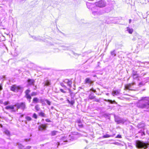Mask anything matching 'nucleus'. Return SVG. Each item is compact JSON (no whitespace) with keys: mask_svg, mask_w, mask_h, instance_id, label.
<instances>
[{"mask_svg":"<svg viewBox=\"0 0 149 149\" xmlns=\"http://www.w3.org/2000/svg\"><path fill=\"white\" fill-rule=\"evenodd\" d=\"M61 85L62 87L64 88H66V86L65 85H64L63 83H61Z\"/></svg>","mask_w":149,"mask_h":149,"instance_id":"8fccbe9b","label":"nucleus"},{"mask_svg":"<svg viewBox=\"0 0 149 149\" xmlns=\"http://www.w3.org/2000/svg\"><path fill=\"white\" fill-rule=\"evenodd\" d=\"M90 90L94 93H95L96 94H97V93H96L97 92L96 90L95 89H94L93 88H91Z\"/></svg>","mask_w":149,"mask_h":149,"instance_id":"ea45409f","label":"nucleus"},{"mask_svg":"<svg viewBox=\"0 0 149 149\" xmlns=\"http://www.w3.org/2000/svg\"><path fill=\"white\" fill-rule=\"evenodd\" d=\"M35 109L36 110V111H38L40 110V108L38 104H36L35 107Z\"/></svg>","mask_w":149,"mask_h":149,"instance_id":"5701e85b","label":"nucleus"},{"mask_svg":"<svg viewBox=\"0 0 149 149\" xmlns=\"http://www.w3.org/2000/svg\"><path fill=\"white\" fill-rule=\"evenodd\" d=\"M93 81L89 78H87L84 81V84H88L90 86L93 84Z\"/></svg>","mask_w":149,"mask_h":149,"instance_id":"6e6552de","label":"nucleus"},{"mask_svg":"<svg viewBox=\"0 0 149 149\" xmlns=\"http://www.w3.org/2000/svg\"><path fill=\"white\" fill-rule=\"evenodd\" d=\"M25 118L27 121H30L32 120L31 118L30 117L28 116H26Z\"/></svg>","mask_w":149,"mask_h":149,"instance_id":"cd10ccee","label":"nucleus"},{"mask_svg":"<svg viewBox=\"0 0 149 149\" xmlns=\"http://www.w3.org/2000/svg\"><path fill=\"white\" fill-rule=\"evenodd\" d=\"M45 102H46L47 104L48 105H50L51 102L50 101H49V100H48L47 99H46Z\"/></svg>","mask_w":149,"mask_h":149,"instance_id":"79ce46f5","label":"nucleus"},{"mask_svg":"<svg viewBox=\"0 0 149 149\" xmlns=\"http://www.w3.org/2000/svg\"><path fill=\"white\" fill-rule=\"evenodd\" d=\"M132 76H133L134 79H136L138 77V74L136 75H132Z\"/></svg>","mask_w":149,"mask_h":149,"instance_id":"37998d69","label":"nucleus"},{"mask_svg":"<svg viewBox=\"0 0 149 149\" xmlns=\"http://www.w3.org/2000/svg\"><path fill=\"white\" fill-rule=\"evenodd\" d=\"M67 101L68 103L69 104H71V105H73L74 104L75 102L74 101V100H71V101H70L69 100H67Z\"/></svg>","mask_w":149,"mask_h":149,"instance_id":"412c9836","label":"nucleus"},{"mask_svg":"<svg viewBox=\"0 0 149 149\" xmlns=\"http://www.w3.org/2000/svg\"><path fill=\"white\" fill-rule=\"evenodd\" d=\"M141 100L136 104L137 107L140 109H144L146 111L149 110V97H142Z\"/></svg>","mask_w":149,"mask_h":149,"instance_id":"f257e3e1","label":"nucleus"},{"mask_svg":"<svg viewBox=\"0 0 149 149\" xmlns=\"http://www.w3.org/2000/svg\"><path fill=\"white\" fill-rule=\"evenodd\" d=\"M47 127L46 125L42 124L38 126V129L39 131L45 130Z\"/></svg>","mask_w":149,"mask_h":149,"instance_id":"1a4fd4ad","label":"nucleus"},{"mask_svg":"<svg viewBox=\"0 0 149 149\" xmlns=\"http://www.w3.org/2000/svg\"><path fill=\"white\" fill-rule=\"evenodd\" d=\"M15 104L14 105H10L6 106L5 109L7 110L11 109L12 111L13 112H15L16 111V108H15Z\"/></svg>","mask_w":149,"mask_h":149,"instance_id":"0eeeda50","label":"nucleus"},{"mask_svg":"<svg viewBox=\"0 0 149 149\" xmlns=\"http://www.w3.org/2000/svg\"><path fill=\"white\" fill-rule=\"evenodd\" d=\"M15 106L17 111L19 109H20L23 111H24L26 108V103L24 102L16 103H15Z\"/></svg>","mask_w":149,"mask_h":149,"instance_id":"7ed1b4c3","label":"nucleus"},{"mask_svg":"<svg viewBox=\"0 0 149 149\" xmlns=\"http://www.w3.org/2000/svg\"><path fill=\"white\" fill-rule=\"evenodd\" d=\"M57 132V131H53L51 132V134L52 136H54L56 134V133Z\"/></svg>","mask_w":149,"mask_h":149,"instance_id":"bb28decb","label":"nucleus"},{"mask_svg":"<svg viewBox=\"0 0 149 149\" xmlns=\"http://www.w3.org/2000/svg\"><path fill=\"white\" fill-rule=\"evenodd\" d=\"M67 84V85L69 86L70 88L72 86L71 85L72 84V81L70 80Z\"/></svg>","mask_w":149,"mask_h":149,"instance_id":"72a5a7b5","label":"nucleus"},{"mask_svg":"<svg viewBox=\"0 0 149 149\" xmlns=\"http://www.w3.org/2000/svg\"><path fill=\"white\" fill-rule=\"evenodd\" d=\"M70 81V80H69L68 79H65L64 80V81H63V82L67 84Z\"/></svg>","mask_w":149,"mask_h":149,"instance_id":"c03bdc74","label":"nucleus"},{"mask_svg":"<svg viewBox=\"0 0 149 149\" xmlns=\"http://www.w3.org/2000/svg\"><path fill=\"white\" fill-rule=\"evenodd\" d=\"M11 91L15 92H17L20 89V87L19 86H17L16 85H13L10 87Z\"/></svg>","mask_w":149,"mask_h":149,"instance_id":"423d86ee","label":"nucleus"},{"mask_svg":"<svg viewBox=\"0 0 149 149\" xmlns=\"http://www.w3.org/2000/svg\"><path fill=\"white\" fill-rule=\"evenodd\" d=\"M111 8L110 7H107L104 10H103V11L102 13L100 12V14H102V13H109L111 11Z\"/></svg>","mask_w":149,"mask_h":149,"instance_id":"9b49d317","label":"nucleus"},{"mask_svg":"<svg viewBox=\"0 0 149 149\" xmlns=\"http://www.w3.org/2000/svg\"><path fill=\"white\" fill-rule=\"evenodd\" d=\"M62 141H63L64 142H66L68 141L66 137H64L62 138L61 142Z\"/></svg>","mask_w":149,"mask_h":149,"instance_id":"473e14b6","label":"nucleus"},{"mask_svg":"<svg viewBox=\"0 0 149 149\" xmlns=\"http://www.w3.org/2000/svg\"><path fill=\"white\" fill-rule=\"evenodd\" d=\"M106 101L108 102H109L111 104H117V102H116L115 100H106Z\"/></svg>","mask_w":149,"mask_h":149,"instance_id":"4be33fe9","label":"nucleus"},{"mask_svg":"<svg viewBox=\"0 0 149 149\" xmlns=\"http://www.w3.org/2000/svg\"><path fill=\"white\" fill-rule=\"evenodd\" d=\"M37 93L36 92H33L31 94V96H36L37 95Z\"/></svg>","mask_w":149,"mask_h":149,"instance_id":"58836bf2","label":"nucleus"},{"mask_svg":"<svg viewBox=\"0 0 149 149\" xmlns=\"http://www.w3.org/2000/svg\"><path fill=\"white\" fill-rule=\"evenodd\" d=\"M32 37L33 39L37 41H40L42 40V38L40 36H38L37 37L33 36H32Z\"/></svg>","mask_w":149,"mask_h":149,"instance_id":"a211bd4d","label":"nucleus"},{"mask_svg":"<svg viewBox=\"0 0 149 149\" xmlns=\"http://www.w3.org/2000/svg\"><path fill=\"white\" fill-rule=\"evenodd\" d=\"M78 126L80 128H82L83 127V125L81 123L79 124L78 125Z\"/></svg>","mask_w":149,"mask_h":149,"instance_id":"5fc2aeb1","label":"nucleus"},{"mask_svg":"<svg viewBox=\"0 0 149 149\" xmlns=\"http://www.w3.org/2000/svg\"><path fill=\"white\" fill-rule=\"evenodd\" d=\"M35 81L33 79H29L27 80V82L28 86L34 85Z\"/></svg>","mask_w":149,"mask_h":149,"instance_id":"9d476101","label":"nucleus"},{"mask_svg":"<svg viewBox=\"0 0 149 149\" xmlns=\"http://www.w3.org/2000/svg\"><path fill=\"white\" fill-rule=\"evenodd\" d=\"M2 85L1 83L0 84V91L1 92V91L3 89Z\"/></svg>","mask_w":149,"mask_h":149,"instance_id":"09e8293b","label":"nucleus"},{"mask_svg":"<svg viewBox=\"0 0 149 149\" xmlns=\"http://www.w3.org/2000/svg\"><path fill=\"white\" fill-rule=\"evenodd\" d=\"M31 99H27L29 101V102H30Z\"/></svg>","mask_w":149,"mask_h":149,"instance_id":"69168bd1","label":"nucleus"},{"mask_svg":"<svg viewBox=\"0 0 149 149\" xmlns=\"http://www.w3.org/2000/svg\"><path fill=\"white\" fill-rule=\"evenodd\" d=\"M131 19H130L129 20V23L130 24L131 23Z\"/></svg>","mask_w":149,"mask_h":149,"instance_id":"338daca9","label":"nucleus"},{"mask_svg":"<svg viewBox=\"0 0 149 149\" xmlns=\"http://www.w3.org/2000/svg\"><path fill=\"white\" fill-rule=\"evenodd\" d=\"M113 143L116 145H117L118 144V142H115L114 143Z\"/></svg>","mask_w":149,"mask_h":149,"instance_id":"0e129e2a","label":"nucleus"},{"mask_svg":"<svg viewBox=\"0 0 149 149\" xmlns=\"http://www.w3.org/2000/svg\"><path fill=\"white\" fill-rule=\"evenodd\" d=\"M25 141H26V142L29 141V139H26L25 140Z\"/></svg>","mask_w":149,"mask_h":149,"instance_id":"e2e57ef3","label":"nucleus"},{"mask_svg":"<svg viewBox=\"0 0 149 149\" xmlns=\"http://www.w3.org/2000/svg\"><path fill=\"white\" fill-rule=\"evenodd\" d=\"M25 97L27 98V99H31V95L30 94L25 95Z\"/></svg>","mask_w":149,"mask_h":149,"instance_id":"2f4dec72","label":"nucleus"},{"mask_svg":"<svg viewBox=\"0 0 149 149\" xmlns=\"http://www.w3.org/2000/svg\"><path fill=\"white\" fill-rule=\"evenodd\" d=\"M115 134H114L112 135H109L108 134H106L103 136L102 137L103 138H107L110 137H113L115 135Z\"/></svg>","mask_w":149,"mask_h":149,"instance_id":"6ab92c4d","label":"nucleus"},{"mask_svg":"<svg viewBox=\"0 0 149 149\" xmlns=\"http://www.w3.org/2000/svg\"><path fill=\"white\" fill-rule=\"evenodd\" d=\"M60 91L61 92L63 93H66V91H64L63 89H60Z\"/></svg>","mask_w":149,"mask_h":149,"instance_id":"4d7b16f0","label":"nucleus"},{"mask_svg":"<svg viewBox=\"0 0 149 149\" xmlns=\"http://www.w3.org/2000/svg\"><path fill=\"white\" fill-rule=\"evenodd\" d=\"M45 85L47 86H49L50 84V82L48 80H47L45 83Z\"/></svg>","mask_w":149,"mask_h":149,"instance_id":"f704fd0d","label":"nucleus"},{"mask_svg":"<svg viewBox=\"0 0 149 149\" xmlns=\"http://www.w3.org/2000/svg\"><path fill=\"white\" fill-rule=\"evenodd\" d=\"M120 93V92L118 90H113L112 91V94L113 96L117 95Z\"/></svg>","mask_w":149,"mask_h":149,"instance_id":"dca6fc26","label":"nucleus"},{"mask_svg":"<svg viewBox=\"0 0 149 149\" xmlns=\"http://www.w3.org/2000/svg\"><path fill=\"white\" fill-rule=\"evenodd\" d=\"M45 121L47 122H51V121L49 119H45Z\"/></svg>","mask_w":149,"mask_h":149,"instance_id":"13d9d810","label":"nucleus"},{"mask_svg":"<svg viewBox=\"0 0 149 149\" xmlns=\"http://www.w3.org/2000/svg\"><path fill=\"white\" fill-rule=\"evenodd\" d=\"M131 86V84H129L128 85V88L129 89L130 88V87Z\"/></svg>","mask_w":149,"mask_h":149,"instance_id":"680f3d73","label":"nucleus"},{"mask_svg":"<svg viewBox=\"0 0 149 149\" xmlns=\"http://www.w3.org/2000/svg\"><path fill=\"white\" fill-rule=\"evenodd\" d=\"M9 104V102L8 101H6L3 104L5 106H6L7 105Z\"/></svg>","mask_w":149,"mask_h":149,"instance_id":"de8ad7c7","label":"nucleus"},{"mask_svg":"<svg viewBox=\"0 0 149 149\" xmlns=\"http://www.w3.org/2000/svg\"><path fill=\"white\" fill-rule=\"evenodd\" d=\"M77 122L79 124H81V121L80 119L77 120Z\"/></svg>","mask_w":149,"mask_h":149,"instance_id":"603ef678","label":"nucleus"},{"mask_svg":"<svg viewBox=\"0 0 149 149\" xmlns=\"http://www.w3.org/2000/svg\"><path fill=\"white\" fill-rule=\"evenodd\" d=\"M93 77H96V75H93Z\"/></svg>","mask_w":149,"mask_h":149,"instance_id":"774afa93","label":"nucleus"},{"mask_svg":"<svg viewBox=\"0 0 149 149\" xmlns=\"http://www.w3.org/2000/svg\"><path fill=\"white\" fill-rule=\"evenodd\" d=\"M63 49L64 50H68L69 49V48L68 47H64Z\"/></svg>","mask_w":149,"mask_h":149,"instance_id":"6e6d98bb","label":"nucleus"},{"mask_svg":"<svg viewBox=\"0 0 149 149\" xmlns=\"http://www.w3.org/2000/svg\"><path fill=\"white\" fill-rule=\"evenodd\" d=\"M93 99L94 100V101L97 102H99L100 101V100L99 99H97L95 97V99Z\"/></svg>","mask_w":149,"mask_h":149,"instance_id":"a18cd8bd","label":"nucleus"},{"mask_svg":"<svg viewBox=\"0 0 149 149\" xmlns=\"http://www.w3.org/2000/svg\"><path fill=\"white\" fill-rule=\"evenodd\" d=\"M145 125L144 123H140L137 125V127L139 128H141L144 127Z\"/></svg>","mask_w":149,"mask_h":149,"instance_id":"f3484780","label":"nucleus"},{"mask_svg":"<svg viewBox=\"0 0 149 149\" xmlns=\"http://www.w3.org/2000/svg\"><path fill=\"white\" fill-rule=\"evenodd\" d=\"M18 147L21 149H22L24 148V146L20 144H18Z\"/></svg>","mask_w":149,"mask_h":149,"instance_id":"a19ab883","label":"nucleus"},{"mask_svg":"<svg viewBox=\"0 0 149 149\" xmlns=\"http://www.w3.org/2000/svg\"><path fill=\"white\" fill-rule=\"evenodd\" d=\"M30 92V90L29 89H27L25 91V95H29Z\"/></svg>","mask_w":149,"mask_h":149,"instance_id":"c9c22d12","label":"nucleus"},{"mask_svg":"<svg viewBox=\"0 0 149 149\" xmlns=\"http://www.w3.org/2000/svg\"><path fill=\"white\" fill-rule=\"evenodd\" d=\"M115 120L118 124H123L125 121V120L124 119L118 117H115Z\"/></svg>","mask_w":149,"mask_h":149,"instance_id":"39448f33","label":"nucleus"},{"mask_svg":"<svg viewBox=\"0 0 149 149\" xmlns=\"http://www.w3.org/2000/svg\"><path fill=\"white\" fill-rule=\"evenodd\" d=\"M5 76H1L0 77V79H5Z\"/></svg>","mask_w":149,"mask_h":149,"instance_id":"bf43d9fd","label":"nucleus"},{"mask_svg":"<svg viewBox=\"0 0 149 149\" xmlns=\"http://www.w3.org/2000/svg\"><path fill=\"white\" fill-rule=\"evenodd\" d=\"M126 149H133L132 146L130 143H128V146H126Z\"/></svg>","mask_w":149,"mask_h":149,"instance_id":"aec40b11","label":"nucleus"},{"mask_svg":"<svg viewBox=\"0 0 149 149\" xmlns=\"http://www.w3.org/2000/svg\"><path fill=\"white\" fill-rule=\"evenodd\" d=\"M116 138H121V136L120 134H118L116 137Z\"/></svg>","mask_w":149,"mask_h":149,"instance_id":"3c124183","label":"nucleus"},{"mask_svg":"<svg viewBox=\"0 0 149 149\" xmlns=\"http://www.w3.org/2000/svg\"><path fill=\"white\" fill-rule=\"evenodd\" d=\"M111 54L113 57L116 56V53L115 50L112 51L111 52Z\"/></svg>","mask_w":149,"mask_h":149,"instance_id":"a878e982","label":"nucleus"},{"mask_svg":"<svg viewBox=\"0 0 149 149\" xmlns=\"http://www.w3.org/2000/svg\"><path fill=\"white\" fill-rule=\"evenodd\" d=\"M86 5L88 9L92 10V8L93 7L94 4L93 3L88 2L86 3Z\"/></svg>","mask_w":149,"mask_h":149,"instance_id":"f8f14e48","label":"nucleus"},{"mask_svg":"<svg viewBox=\"0 0 149 149\" xmlns=\"http://www.w3.org/2000/svg\"><path fill=\"white\" fill-rule=\"evenodd\" d=\"M94 4L97 7L100 8H103L106 6L107 3L105 1L101 0L95 3Z\"/></svg>","mask_w":149,"mask_h":149,"instance_id":"20e7f679","label":"nucleus"},{"mask_svg":"<svg viewBox=\"0 0 149 149\" xmlns=\"http://www.w3.org/2000/svg\"><path fill=\"white\" fill-rule=\"evenodd\" d=\"M31 148V146H28L26 147V149H30Z\"/></svg>","mask_w":149,"mask_h":149,"instance_id":"052dcab7","label":"nucleus"},{"mask_svg":"<svg viewBox=\"0 0 149 149\" xmlns=\"http://www.w3.org/2000/svg\"><path fill=\"white\" fill-rule=\"evenodd\" d=\"M127 31L130 34H132L133 31V29H130L128 27L127 28Z\"/></svg>","mask_w":149,"mask_h":149,"instance_id":"b1692460","label":"nucleus"},{"mask_svg":"<svg viewBox=\"0 0 149 149\" xmlns=\"http://www.w3.org/2000/svg\"><path fill=\"white\" fill-rule=\"evenodd\" d=\"M72 53L74 56L75 57H78L80 54H78L75 53L73 51H72Z\"/></svg>","mask_w":149,"mask_h":149,"instance_id":"c756f323","label":"nucleus"},{"mask_svg":"<svg viewBox=\"0 0 149 149\" xmlns=\"http://www.w3.org/2000/svg\"><path fill=\"white\" fill-rule=\"evenodd\" d=\"M40 98L39 102L41 103L43 105L45 104V102L46 99L45 98H42L41 97H40Z\"/></svg>","mask_w":149,"mask_h":149,"instance_id":"4468645a","label":"nucleus"},{"mask_svg":"<svg viewBox=\"0 0 149 149\" xmlns=\"http://www.w3.org/2000/svg\"><path fill=\"white\" fill-rule=\"evenodd\" d=\"M38 115L39 116L43 117H45V115L44 113L42 112H41L38 113Z\"/></svg>","mask_w":149,"mask_h":149,"instance_id":"393cba45","label":"nucleus"},{"mask_svg":"<svg viewBox=\"0 0 149 149\" xmlns=\"http://www.w3.org/2000/svg\"><path fill=\"white\" fill-rule=\"evenodd\" d=\"M95 96L94 95V93H91L88 96L89 99L91 100H93L95 99Z\"/></svg>","mask_w":149,"mask_h":149,"instance_id":"2eb2a0df","label":"nucleus"},{"mask_svg":"<svg viewBox=\"0 0 149 149\" xmlns=\"http://www.w3.org/2000/svg\"><path fill=\"white\" fill-rule=\"evenodd\" d=\"M39 102V100L37 97H34L33 98L32 103L36 104Z\"/></svg>","mask_w":149,"mask_h":149,"instance_id":"ddd939ff","label":"nucleus"},{"mask_svg":"<svg viewBox=\"0 0 149 149\" xmlns=\"http://www.w3.org/2000/svg\"><path fill=\"white\" fill-rule=\"evenodd\" d=\"M136 146L138 148L146 149L149 148V143L148 141H140L136 143Z\"/></svg>","mask_w":149,"mask_h":149,"instance_id":"f03ea898","label":"nucleus"},{"mask_svg":"<svg viewBox=\"0 0 149 149\" xmlns=\"http://www.w3.org/2000/svg\"><path fill=\"white\" fill-rule=\"evenodd\" d=\"M98 13V12L97 11H93L92 12V13L93 15H97Z\"/></svg>","mask_w":149,"mask_h":149,"instance_id":"49530a36","label":"nucleus"},{"mask_svg":"<svg viewBox=\"0 0 149 149\" xmlns=\"http://www.w3.org/2000/svg\"><path fill=\"white\" fill-rule=\"evenodd\" d=\"M136 74H137V72L136 71L133 70L132 71V75H136Z\"/></svg>","mask_w":149,"mask_h":149,"instance_id":"e433bc0d","label":"nucleus"},{"mask_svg":"<svg viewBox=\"0 0 149 149\" xmlns=\"http://www.w3.org/2000/svg\"><path fill=\"white\" fill-rule=\"evenodd\" d=\"M144 84H145L144 83H143V82H140V83H139V85L143 86V85H144Z\"/></svg>","mask_w":149,"mask_h":149,"instance_id":"864d4df0","label":"nucleus"},{"mask_svg":"<svg viewBox=\"0 0 149 149\" xmlns=\"http://www.w3.org/2000/svg\"><path fill=\"white\" fill-rule=\"evenodd\" d=\"M139 133H141V135L142 136H143L145 135V134L143 130H141Z\"/></svg>","mask_w":149,"mask_h":149,"instance_id":"7c9ffc66","label":"nucleus"},{"mask_svg":"<svg viewBox=\"0 0 149 149\" xmlns=\"http://www.w3.org/2000/svg\"><path fill=\"white\" fill-rule=\"evenodd\" d=\"M32 117L35 119H37L38 118V116L36 113H34L33 114Z\"/></svg>","mask_w":149,"mask_h":149,"instance_id":"4c0bfd02","label":"nucleus"},{"mask_svg":"<svg viewBox=\"0 0 149 149\" xmlns=\"http://www.w3.org/2000/svg\"><path fill=\"white\" fill-rule=\"evenodd\" d=\"M4 132L5 134L8 136H9L10 135V132L9 131L7 130H5Z\"/></svg>","mask_w":149,"mask_h":149,"instance_id":"c85d7f7f","label":"nucleus"}]
</instances>
